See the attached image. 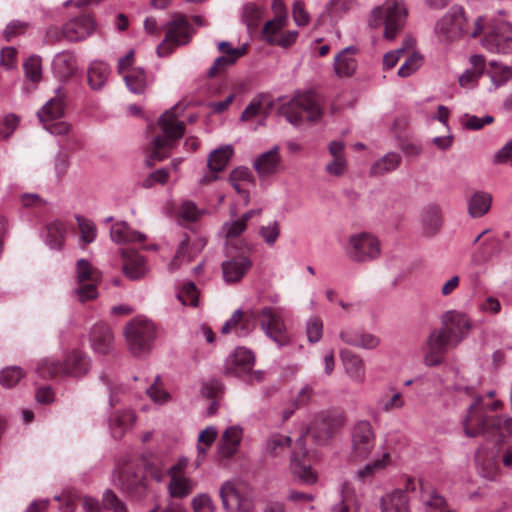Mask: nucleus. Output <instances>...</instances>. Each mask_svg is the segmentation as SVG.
Instances as JSON below:
<instances>
[{
	"label": "nucleus",
	"mask_w": 512,
	"mask_h": 512,
	"mask_svg": "<svg viewBox=\"0 0 512 512\" xmlns=\"http://www.w3.org/2000/svg\"><path fill=\"white\" fill-rule=\"evenodd\" d=\"M341 497V501L331 508V512H358L359 506L349 483L343 485Z\"/></svg>",
	"instance_id": "47"
},
{
	"label": "nucleus",
	"mask_w": 512,
	"mask_h": 512,
	"mask_svg": "<svg viewBox=\"0 0 512 512\" xmlns=\"http://www.w3.org/2000/svg\"><path fill=\"white\" fill-rule=\"evenodd\" d=\"M117 486L133 498H142L147 493L146 478L142 470L133 464H125L121 468Z\"/></svg>",
	"instance_id": "13"
},
{
	"label": "nucleus",
	"mask_w": 512,
	"mask_h": 512,
	"mask_svg": "<svg viewBox=\"0 0 512 512\" xmlns=\"http://www.w3.org/2000/svg\"><path fill=\"white\" fill-rule=\"evenodd\" d=\"M76 222L80 230V240L83 244H90L97 237V227L95 223L81 215L75 216Z\"/></svg>",
	"instance_id": "49"
},
{
	"label": "nucleus",
	"mask_w": 512,
	"mask_h": 512,
	"mask_svg": "<svg viewBox=\"0 0 512 512\" xmlns=\"http://www.w3.org/2000/svg\"><path fill=\"white\" fill-rule=\"evenodd\" d=\"M390 461L389 453H383L372 462L367 463L363 468L356 471V479L360 482H368L373 479L376 473L384 470Z\"/></svg>",
	"instance_id": "41"
},
{
	"label": "nucleus",
	"mask_w": 512,
	"mask_h": 512,
	"mask_svg": "<svg viewBox=\"0 0 512 512\" xmlns=\"http://www.w3.org/2000/svg\"><path fill=\"white\" fill-rule=\"evenodd\" d=\"M122 333L129 352L140 358L152 350L156 327L153 322H126Z\"/></svg>",
	"instance_id": "7"
},
{
	"label": "nucleus",
	"mask_w": 512,
	"mask_h": 512,
	"mask_svg": "<svg viewBox=\"0 0 512 512\" xmlns=\"http://www.w3.org/2000/svg\"><path fill=\"white\" fill-rule=\"evenodd\" d=\"M219 496L226 512H253L255 509L254 491L245 482H224L220 487Z\"/></svg>",
	"instance_id": "6"
},
{
	"label": "nucleus",
	"mask_w": 512,
	"mask_h": 512,
	"mask_svg": "<svg viewBox=\"0 0 512 512\" xmlns=\"http://www.w3.org/2000/svg\"><path fill=\"white\" fill-rule=\"evenodd\" d=\"M286 120L300 126L305 120L316 123L322 116V109L316 95L310 91L298 92L281 108Z\"/></svg>",
	"instance_id": "5"
},
{
	"label": "nucleus",
	"mask_w": 512,
	"mask_h": 512,
	"mask_svg": "<svg viewBox=\"0 0 512 512\" xmlns=\"http://www.w3.org/2000/svg\"><path fill=\"white\" fill-rule=\"evenodd\" d=\"M286 15H276L272 20L266 22L263 27V36L269 43L270 36L277 37L286 24Z\"/></svg>",
	"instance_id": "54"
},
{
	"label": "nucleus",
	"mask_w": 512,
	"mask_h": 512,
	"mask_svg": "<svg viewBox=\"0 0 512 512\" xmlns=\"http://www.w3.org/2000/svg\"><path fill=\"white\" fill-rule=\"evenodd\" d=\"M90 342L96 353L108 354L113 345V335L109 327L104 323L94 324L90 332Z\"/></svg>",
	"instance_id": "26"
},
{
	"label": "nucleus",
	"mask_w": 512,
	"mask_h": 512,
	"mask_svg": "<svg viewBox=\"0 0 512 512\" xmlns=\"http://www.w3.org/2000/svg\"><path fill=\"white\" fill-rule=\"evenodd\" d=\"M340 357L347 375L356 383L365 380V366L363 360L349 350H342Z\"/></svg>",
	"instance_id": "31"
},
{
	"label": "nucleus",
	"mask_w": 512,
	"mask_h": 512,
	"mask_svg": "<svg viewBox=\"0 0 512 512\" xmlns=\"http://www.w3.org/2000/svg\"><path fill=\"white\" fill-rule=\"evenodd\" d=\"M492 196L485 191L475 192L468 200V213L472 218L484 216L491 208Z\"/></svg>",
	"instance_id": "37"
},
{
	"label": "nucleus",
	"mask_w": 512,
	"mask_h": 512,
	"mask_svg": "<svg viewBox=\"0 0 512 512\" xmlns=\"http://www.w3.org/2000/svg\"><path fill=\"white\" fill-rule=\"evenodd\" d=\"M290 470L293 476L303 483L313 484L316 481V475L311 466L304 463L296 452L292 453Z\"/></svg>",
	"instance_id": "43"
},
{
	"label": "nucleus",
	"mask_w": 512,
	"mask_h": 512,
	"mask_svg": "<svg viewBox=\"0 0 512 512\" xmlns=\"http://www.w3.org/2000/svg\"><path fill=\"white\" fill-rule=\"evenodd\" d=\"M405 402L400 392H395L392 395H382L377 400V407L381 412L389 413L396 409H401Z\"/></svg>",
	"instance_id": "53"
},
{
	"label": "nucleus",
	"mask_w": 512,
	"mask_h": 512,
	"mask_svg": "<svg viewBox=\"0 0 512 512\" xmlns=\"http://www.w3.org/2000/svg\"><path fill=\"white\" fill-rule=\"evenodd\" d=\"M357 51V47L348 46L335 56L334 70L339 77H348L354 74L357 69V60L355 58Z\"/></svg>",
	"instance_id": "29"
},
{
	"label": "nucleus",
	"mask_w": 512,
	"mask_h": 512,
	"mask_svg": "<svg viewBox=\"0 0 512 512\" xmlns=\"http://www.w3.org/2000/svg\"><path fill=\"white\" fill-rule=\"evenodd\" d=\"M291 444V437L279 433L272 434L266 443V451L271 456L282 454Z\"/></svg>",
	"instance_id": "50"
},
{
	"label": "nucleus",
	"mask_w": 512,
	"mask_h": 512,
	"mask_svg": "<svg viewBox=\"0 0 512 512\" xmlns=\"http://www.w3.org/2000/svg\"><path fill=\"white\" fill-rule=\"evenodd\" d=\"M243 436L239 426L228 427L218 443V453L222 458H231L238 451Z\"/></svg>",
	"instance_id": "27"
},
{
	"label": "nucleus",
	"mask_w": 512,
	"mask_h": 512,
	"mask_svg": "<svg viewBox=\"0 0 512 512\" xmlns=\"http://www.w3.org/2000/svg\"><path fill=\"white\" fill-rule=\"evenodd\" d=\"M110 75L109 66L102 61H93L88 68V84L94 90L103 88Z\"/></svg>",
	"instance_id": "39"
},
{
	"label": "nucleus",
	"mask_w": 512,
	"mask_h": 512,
	"mask_svg": "<svg viewBox=\"0 0 512 512\" xmlns=\"http://www.w3.org/2000/svg\"><path fill=\"white\" fill-rule=\"evenodd\" d=\"M494 118L490 115L478 117L475 115L464 114L461 123L468 130H480L487 124H491Z\"/></svg>",
	"instance_id": "63"
},
{
	"label": "nucleus",
	"mask_w": 512,
	"mask_h": 512,
	"mask_svg": "<svg viewBox=\"0 0 512 512\" xmlns=\"http://www.w3.org/2000/svg\"><path fill=\"white\" fill-rule=\"evenodd\" d=\"M401 160L402 157L399 153L388 152L372 164L370 174L372 176H381L391 173L399 167Z\"/></svg>",
	"instance_id": "38"
},
{
	"label": "nucleus",
	"mask_w": 512,
	"mask_h": 512,
	"mask_svg": "<svg viewBox=\"0 0 512 512\" xmlns=\"http://www.w3.org/2000/svg\"><path fill=\"white\" fill-rule=\"evenodd\" d=\"M192 35V27L188 20L181 15L168 23L165 39L157 46L159 57L171 54L176 46L187 44Z\"/></svg>",
	"instance_id": "10"
},
{
	"label": "nucleus",
	"mask_w": 512,
	"mask_h": 512,
	"mask_svg": "<svg viewBox=\"0 0 512 512\" xmlns=\"http://www.w3.org/2000/svg\"><path fill=\"white\" fill-rule=\"evenodd\" d=\"M271 107L272 101L269 99L268 95L258 94L251 100V102L244 109V111L241 114L240 120L249 121L257 116H260L262 117V119H265Z\"/></svg>",
	"instance_id": "33"
},
{
	"label": "nucleus",
	"mask_w": 512,
	"mask_h": 512,
	"mask_svg": "<svg viewBox=\"0 0 512 512\" xmlns=\"http://www.w3.org/2000/svg\"><path fill=\"white\" fill-rule=\"evenodd\" d=\"M29 28V22L13 20L6 25L3 36L7 41H11L13 38L25 34Z\"/></svg>",
	"instance_id": "61"
},
{
	"label": "nucleus",
	"mask_w": 512,
	"mask_h": 512,
	"mask_svg": "<svg viewBox=\"0 0 512 512\" xmlns=\"http://www.w3.org/2000/svg\"><path fill=\"white\" fill-rule=\"evenodd\" d=\"M419 222L425 236L435 235L442 226L441 208L436 204H428L420 212Z\"/></svg>",
	"instance_id": "24"
},
{
	"label": "nucleus",
	"mask_w": 512,
	"mask_h": 512,
	"mask_svg": "<svg viewBox=\"0 0 512 512\" xmlns=\"http://www.w3.org/2000/svg\"><path fill=\"white\" fill-rule=\"evenodd\" d=\"M351 439V459L353 461H362L366 459L375 445V433L371 423L367 420L357 422L352 430Z\"/></svg>",
	"instance_id": "11"
},
{
	"label": "nucleus",
	"mask_w": 512,
	"mask_h": 512,
	"mask_svg": "<svg viewBox=\"0 0 512 512\" xmlns=\"http://www.w3.org/2000/svg\"><path fill=\"white\" fill-rule=\"evenodd\" d=\"M470 322H442L429 334L424 353V363L428 367L441 365L449 348L457 346L470 332Z\"/></svg>",
	"instance_id": "2"
},
{
	"label": "nucleus",
	"mask_w": 512,
	"mask_h": 512,
	"mask_svg": "<svg viewBox=\"0 0 512 512\" xmlns=\"http://www.w3.org/2000/svg\"><path fill=\"white\" fill-rule=\"evenodd\" d=\"M168 493L173 498L183 499L195 488V482L185 474L169 475Z\"/></svg>",
	"instance_id": "35"
},
{
	"label": "nucleus",
	"mask_w": 512,
	"mask_h": 512,
	"mask_svg": "<svg viewBox=\"0 0 512 512\" xmlns=\"http://www.w3.org/2000/svg\"><path fill=\"white\" fill-rule=\"evenodd\" d=\"M345 252L353 262L367 263L380 257L381 244L375 235L359 232L348 237Z\"/></svg>",
	"instance_id": "8"
},
{
	"label": "nucleus",
	"mask_w": 512,
	"mask_h": 512,
	"mask_svg": "<svg viewBox=\"0 0 512 512\" xmlns=\"http://www.w3.org/2000/svg\"><path fill=\"white\" fill-rule=\"evenodd\" d=\"M24 373L20 367H8L0 373V384L4 387L11 388L15 386L23 377Z\"/></svg>",
	"instance_id": "56"
},
{
	"label": "nucleus",
	"mask_w": 512,
	"mask_h": 512,
	"mask_svg": "<svg viewBox=\"0 0 512 512\" xmlns=\"http://www.w3.org/2000/svg\"><path fill=\"white\" fill-rule=\"evenodd\" d=\"M20 118L13 113L7 114L0 120V137L9 138L17 129Z\"/></svg>",
	"instance_id": "64"
},
{
	"label": "nucleus",
	"mask_w": 512,
	"mask_h": 512,
	"mask_svg": "<svg viewBox=\"0 0 512 512\" xmlns=\"http://www.w3.org/2000/svg\"><path fill=\"white\" fill-rule=\"evenodd\" d=\"M422 65V57L418 53L410 54L405 62L401 65L398 70V75L400 77H409L414 72H416Z\"/></svg>",
	"instance_id": "60"
},
{
	"label": "nucleus",
	"mask_w": 512,
	"mask_h": 512,
	"mask_svg": "<svg viewBox=\"0 0 512 512\" xmlns=\"http://www.w3.org/2000/svg\"><path fill=\"white\" fill-rule=\"evenodd\" d=\"M501 405L499 400L486 403L483 396H473L463 421L466 435L476 437L483 434L495 438L497 442L512 436V417L487 414L488 410H497Z\"/></svg>",
	"instance_id": "1"
},
{
	"label": "nucleus",
	"mask_w": 512,
	"mask_h": 512,
	"mask_svg": "<svg viewBox=\"0 0 512 512\" xmlns=\"http://www.w3.org/2000/svg\"><path fill=\"white\" fill-rule=\"evenodd\" d=\"M253 262L246 255H237L222 262V274L226 283L233 284L241 281L252 268Z\"/></svg>",
	"instance_id": "17"
},
{
	"label": "nucleus",
	"mask_w": 512,
	"mask_h": 512,
	"mask_svg": "<svg viewBox=\"0 0 512 512\" xmlns=\"http://www.w3.org/2000/svg\"><path fill=\"white\" fill-rule=\"evenodd\" d=\"M345 423V417L339 412L319 413L308 428V434L319 445H324Z\"/></svg>",
	"instance_id": "9"
},
{
	"label": "nucleus",
	"mask_w": 512,
	"mask_h": 512,
	"mask_svg": "<svg viewBox=\"0 0 512 512\" xmlns=\"http://www.w3.org/2000/svg\"><path fill=\"white\" fill-rule=\"evenodd\" d=\"M95 30V19L90 15H82L70 19L63 26V35L70 42H79L89 38Z\"/></svg>",
	"instance_id": "15"
},
{
	"label": "nucleus",
	"mask_w": 512,
	"mask_h": 512,
	"mask_svg": "<svg viewBox=\"0 0 512 512\" xmlns=\"http://www.w3.org/2000/svg\"><path fill=\"white\" fill-rule=\"evenodd\" d=\"M254 365L253 353L244 348L238 347L226 360L225 373L231 376H241L248 373Z\"/></svg>",
	"instance_id": "18"
},
{
	"label": "nucleus",
	"mask_w": 512,
	"mask_h": 512,
	"mask_svg": "<svg viewBox=\"0 0 512 512\" xmlns=\"http://www.w3.org/2000/svg\"><path fill=\"white\" fill-rule=\"evenodd\" d=\"M466 17L461 6H452L435 24V33L447 40L459 37L465 30Z\"/></svg>",
	"instance_id": "14"
},
{
	"label": "nucleus",
	"mask_w": 512,
	"mask_h": 512,
	"mask_svg": "<svg viewBox=\"0 0 512 512\" xmlns=\"http://www.w3.org/2000/svg\"><path fill=\"white\" fill-rule=\"evenodd\" d=\"M102 507L113 512H127L126 505L110 489L103 493Z\"/></svg>",
	"instance_id": "62"
},
{
	"label": "nucleus",
	"mask_w": 512,
	"mask_h": 512,
	"mask_svg": "<svg viewBox=\"0 0 512 512\" xmlns=\"http://www.w3.org/2000/svg\"><path fill=\"white\" fill-rule=\"evenodd\" d=\"M420 492L426 512H442L446 509V499L429 482L420 481Z\"/></svg>",
	"instance_id": "28"
},
{
	"label": "nucleus",
	"mask_w": 512,
	"mask_h": 512,
	"mask_svg": "<svg viewBox=\"0 0 512 512\" xmlns=\"http://www.w3.org/2000/svg\"><path fill=\"white\" fill-rule=\"evenodd\" d=\"M475 457L480 474L486 479H494L498 474L496 459L493 456H486L482 449L476 452Z\"/></svg>",
	"instance_id": "48"
},
{
	"label": "nucleus",
	"mask_w": 512,
	"mask_h": 512,
	"mask_svg": "<svg viewBox=\"0 0 512 512\" xmlns=\"http://www.w3.org/2000/svg\"><path fill=\"white\" fill-rule=\"evenodd\" d=\"M489 75L496 86L503 85L512 78V66L504 65L496 61L490 62Z\"/></svg>",
	"instance_id": "51"
},
{
	"label": "nucleus",
	"mask_w": 512,
	"mask_h": 512,
	"mask_svg": "<svg viewBox=\"0 0 512 512\" xmlns=\"http://www.w3.org/2000/svg\"><path fill=\"white\" fill-rule=\"evenodd\" d=\"M217 437V430L214 426H209L202 430L198 436V445H197V459L196 466H200L204 461L206 452L213 444Z\"/></svg>",
	"instance_id": "46"
},
{
	"label": "nucleus",
	"mask_w": 512,
	"mask_h": 512,
	"mask_svg": "<svg viewBox=\"0 0 512 512\" xmlns=\"http://www.w3.org/2000/svg\"><path fill=\"white\" fill-rule=\"evenodd\" d=\"M281 158L279 146L272 147L259 155L253 162V167L261 178L275 174L280 168Z\"/></svg>",
	"instance_id": "25"
},
{
	"label": "nucleus",
	"mask_w": 512,
	"mask_h": 512,
	"mask_svg": "<svg viewBox=\"0 0 512 512\" xmlns=\"http://www.w3.org/2000/svg\"><path fill=\"white\" fill-rule=\"evenodd\" d=\"M65 97L66 93L62 87L55 89V96L49 99L37 113L41 123L63 117L66 106Z\"/></svg>",
	"instance_id": "20"
},
{
	"label": "nucleus",
	"mask_w": 512,
	"mask_h": 512,
	"mask_svg": "<svg viewBox=\"0 0 512 512\" xmlns=\"http://www.w3.org/2000/svg\"><path fill=\"white\" fill-rule=\"evenodd\" d=\"M64 376L81 377L90 369L89 357L78 349H73L66 354L63 361Z\"/></svg>",
	"instance_id": "23"
},
{
	"label": "nucleus",
	"mask_w": 512,
	"mask_h": 512,
	"mask_svg": "<svg viewBox=\"0 0 512 512\" xmlns=\"http://www.w3.org/2000/svg\"><path fill=\"white\" fill-rule=\"evenodd\" d=\"M36 372L43 379L64 376V365L55 358L46 357L38 362Z\"/></svg>",
	"instance_id": "44"
},
{
	"label": "nucleus",
	"mask_w": 512,
	"mask_h": 512,
	"mask_svg": "<svg viewBox=\"0 0 512 512\" xmlns=\"http://www.w3.org/2000/svg\"><path fill=\"white\" fill-rule=\"evenodd\" d=\"M177 299L183 306L196 307L199 293L193 282L184 283L177 292Z\"/></svg>",
	"instance_id": "52"
},
{
	"label": "nucleus",
	"mask_w": 512,
	"mask_h": 512,
	"mask_svg": "<svg viewBox=\"0 0 512 512\" xmlns=\"http://www.w3.org/2000/svg\"><path fill=\"white\" fill-rule=\"evenodd\" d=\"M122 272L130 280H139L144 278L148 271V265L145 258L138 252L130 249H121Z\"/></svg>",
	"instance_id": "16"
},
{
	"label": "nucleus",
	"mask_w": 512,
	"mask_h": 512,
	"mask_svg": "<svg viewBox=\"0 0 512 512\" xmlns=\"http://www.w3.org/2000/svg\"><path fill=\"white\" fill-rule=\"evenodd\" d=\"M54 75L61 80H68L78 70L76 55L71 51H62L56 54L52 61Z\"/></svg>",
	"instance_id": "22"
},
{
	"label": "nucleus",
	"mask_w": 512,
	"mask_h": 512,
	"mask_svg": "<svg viewBox=\"0 0 512 512\" xmlns=\"http://www.w3.org/2000/svg\"><path fill=\"white\" fill-rule=\"evenodd\" d=\"M482 45L490 52L509 54L512 52V32H493L482 40Z\"/></svg>",
	"instance_id": "32"
},
{
	"label": "nucleus",
	"mask_w": 512,
	"mask_h": 512,
	"mask_svg": "<svg viewBox=\"0 0 512 512\" xmlns=\"http://www.w3.org/2000/svg\"><path fill=\"white\" fill-rule=\"evenodd\" d=\"M181 110V106L176 105L165 111L160 117L159 126L163 135H158L153 139L152 150L146 160L148 166L165 159L174 142L183 136L185 127L184 123L179 120Z\"/></svg>",
	"instance_id": "4"
},
{
	"label": "nucleus",
	"mask_w": 512,
	"mask_h": 512,
	"mask_svg": "<svg viewBox=\"0 0 512 512\" xmlns=\"http://www.w3.org/2000/svg\"><path fill=\"white\" fill-rule=\"evenodd\" d=\"M110 239L118 245L141 243L146 236L140 231L133 229L126 221L118 220L110 227Z\"/></svg>",
	"instance_id": "19"
},
{
	"label": "nucleus",
	"mask_w": 512,
	"mask_h": 512,
	"mask_svg": "<svg viewBox=\"0 0 512 512\" xmlns=\"http://www.w3.org/2000/svg\"><path fill=\"white\" fill-rule=\"evenodd\" d=\"M340 337L346 344L362 349H374L380 343L376 335L357 329L343 330Z\"/></svg>",
	"instance_id": "30"
},
{
	"label": "nucleus",
	"mask_w": 512,
	"mask_h": 512,
	"mask_svg": "<svg viewBox=\"0 0 512 512\" xmlns=\"http://www.w3.org/2000/svg\"><path fill=\"white\" fill-rule=\"evenodd\" d=\"M25 75L31 82H39L42 78V66L38 57L28 58L23 64Z\"/></svg>",
	"instance_id": "57"
},
{
	"label": "nucleus",
	"mask_w": 512,
	"mask_h": 512,
	"mask_svg": "<svg viewBox=\"0 0 512 512\" xmlns=\"http://www.w3.org/2000/svg\"><path fill=\"white\" fill-rule=\"evenodd\" d=\"M204 246L205 242L202 239H198L197 248L190 249L189 242L183 240L178 246L174 259L169 264V270L174 271L182 262H190Z\"/></svg>",
	"instance_id": "40"
},
{
	"label": "nucleus",
	"mask_w": 512,
	"mask_h": 512,
	"mask_svg": "<svg viewBox=\"0 0 512 512\" xmlns=\"http://www.w3.org/2000/svg\"><path fill=\"white\" fill-rule=\"evenodd\" d=\"M77 278L79 283H84L85 281L96 282L99 275L87 260L80 259L77 262Z\"/></svg>",
	"instance_id": "58"
},
{
	"label": "nucleus",
	"mask_w": 512,
	"mask_h": 512,
	"mask_svg": "<svg viewBox=\"0 0 512 512\" xmlns=\"http://www.w3.org/2000/svg\"><path fill=\"white\" fill-rule=\"evenodd\" d=\"M234 149L232 145L221 146L212 151L208 157V169L211 171L221 172L225 169L228 161L232 157Z\"/></svg>",
	"instance_id": "42"
},
{
	"label": "nucleus",
	"mask_w": 512,
	"mask_h": 512,
	"mask_svg": "<svg viewBox=\"0 0 512 512\" xmlns=\"http://www.w3.org/2000/svg\"><path fill=\"white\" fill-rule=\"evenodd\" d=\"M259 234L267 245L273 246L280 235L279 222L274 220L267 225L261 226L259 228Z\"/></svg>",
	"instance_id": "59"
},
{
	"label": "nucleus",
	"mask_w": 512,
	"mask_h": 512,
	"mask_svg": "<svg viewBox=\"0 0 512 512\" xmlns=\"http://www.w3.org/2000/svg\"><path fill=\"white\" fill-rule=\"evenodd\" d=\"M66 235V226L58 219L47 222L40 232L44 243L52 250H60L63 247Z\"/></svg>",
	"instance_id": "21"
},
{
	"label": "nucleus",
	"mask_w": 512,
	"mask_h": 512,
	"mask_svg": "<svg viewBox=\"0 0 512 512\" xmlns=\"http://www.w3.org/2000/svg\"><path fill=\"white\" fill-rule=\"evenodd\" d=\"M382 512H408V497L400 489H396L381 498Z\"/></svg>",
	"instance_id": "36"
},
{
	"label": "nucleus",
	"mask_w": 512,
	"mask_h": 512,
	"mask_svg": "<svg viewBox=\"0 0 512 512\" xmlns=\"http://www.w3.org/2000/svg\"><path fill=\"white\" fill-rule=\"evenodd\" d=\"M133 61L134 51L130 50L118 60V72L123 76V80L130 92L141 94L146 90L149 79L142 68L133 67Z\"/></svg>",
	"instance_id": "12"
},
{
	"label": "nucleus",
	"mask_w": 512,
	"mask_h": 512,
	"mask_svg": "<svg viewBox=\"0 0 512 512\" xmlns=\"http://www.w3.org/2000/svg\"><path fill=\"white\" fill-rule=\"evenodd\" d=\"M136 420L135 413L130 409L118 411L110 418V430L114 438H121Z\"/></svg>",
	"instance_id": "34"
},
{
	"label": "nucleus",
	"mask_w": 512,
	"mask_h": 512,
	"mask_svg": "<svg viewBox=\"0 0 512 512\" xmlns=\"http://www.w3.org/2000/svg\"><path fill=\"white\" fill-rule=\"evenodd\" d=\"M351 8V0H330L325 6V13L332 19H338Z\"/></svg>",
	"instance_id": "55"
},
{
	"label": "nucleus",
	"mask_w": 512,
	"mask_h": 512,
	"mask_svg": "<svg viewBox=\"0 0 512 512\" xmlns=\"http://www.w3.org/2000/svg\"><path fill=\"white\" fill-rule=\"evenodd\" d=\"M262 330L279 347L290 342V337L284 325V322H261Z\"/></svg>",
	"instance_id": "45"
},
{
	"label": "nucleus",
	"mask_w": 512,
	"mask_h": 512,
	"mask_svg": "<svg viewBox=\"0 0 512 512\" xmlns=\"http://www.w3.org/2000/svg\"><path fill=\"white\" fill-rule=\"evenodd\" d=\"M408 17V8L404 1L387 0L384 5L375 6L367 16V25L371 29L383 27V38L394 40L403 30Z\"/></svg>",
	"instance_id": "3"
}]
</instances>
